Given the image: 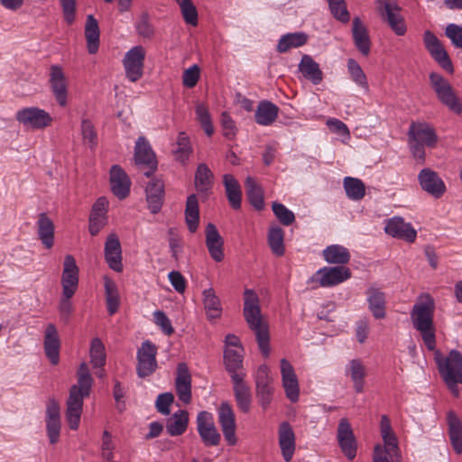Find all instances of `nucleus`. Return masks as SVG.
<instances>
[{"mask_svg": "<svg viewBox=\"0 0 462 462\" xmlns=\"http://www.w3.org/2000/svg\"><path fill=\"white\" fill-rule=\"evenodd\" d=\"M418 180L421 189L434 198H440L446 191L444 181L430 168L422 169L418 175Z\"/></svg>", "mask_w": 462, "mask_h": 462, "instance_id": "aec40b11", "label": "nucleus"}, {"mask_svg": "<svg viewBox=\"0 0 462 462\" xmlns=\"http://www.w3.org/2000/svg\"><path fill=\"white\" fill-rule=\"evenodd\" d=\"M185 221L190 233H195L199 223V208L198 198L191 194L187 198L185 208Z\"/></svg>", "mask_w": 462, "mask_h": 462, "instance_id": "37998d69", "label": "nucleus"}, {"mask_svg": "<svg viewBox=\"0 0 462 462\" xmlns=\"http://www.w3.org/2000/svg\"><path fill=\"white\" fill-rule=\"evenodd\" d=\"M134 161L138 165H145L149 168L144 175L149 178L157 170L156 155L153 152L149 142L143 137L140 136L134 147Z\"/></svg>", "mask_w": 462, "mask_h": 462, "instance_id": "2eb2a0df", "label": "nucleus"}, {"mask_svg": "<svg viewBox=\"0 0 462 462\" xmlns=\"http://www.w3.org/2000/svg\"><path fill=\"white\" fill-rule=\"evenodd\" d=\"M191 152L192 148L190 146L188 135L184 132L179 133L176 142V148L173 150L176 159L184 162L186 160H188Z\"/></svg>", "mask_w": 462, "mask_h": 462, "instance_id": "5fc2aeb1", "label": "nucleus"}, {"mask_svg": "<svg viewBox=\"0 0 462 462\" xmlns=\"http://www.w3.org/2000/svg\"><path fill=\"white\" fill-rule=\"evenodd\" d=\"M16 120L25 126L34 129H42L49 126L52 118L51 115L43 109L38 107H26L17 111Z\"/></svg>", "mask_w": 462, "mask_h": 462, "instance_id": "9b49d317", "label": "nucleus"}, {"mask_svg": "<svg viewBox=\"0 0 462 462\" xmlns=\"http://www.w3.org/2000/svg\"><path fill=\"white\" fill-rule=\"evenodd\" d=\"M90 362L95 368L103 367L106 364L105 346L100 338L92 339L90 345Z\"/></svg>", "mask_w": 462, "mask_h": 462, "instance_id": "864d4df0", "label": "nucleus"}, {"mask_svg": "<svg viewBox=\"0 0 462 462\" xmlns=\"http://www.w3.org/2000/svg\"><path fill=\"white\" fill-rule=\"evenodd\" d=\"M381 16L390 28L398 36H402L407 31L403 17L400 14V8L394 0H384L380 11Z\"/></svg>", "mask_w": 462, "mask_h": 462, "instance_id": "4468645a", "label": "nucleus"}, {"mask_svg": "<svg viewBox=\"0 0 462 462\" xmlns=\"http://www.w3.org/2000/svg\"><path fill=\"white\" fill-rule=\"evenodd\" d=\"M344 189L346 196L352 200H360L365 194L364 182L356 178L346 177L344 179Z\"/></svg>", "mask_w": 462, "mask_h": 462, "instance_id": "3c124183", "label": "nucleus"}, {"mask_svg": "<svg viewBox=\"0 0 462 462\" xmlns=\"http://www.w3.org/2000/svg\"><path fill=\"white\" fill-rule=\"evenodd\" d=\"M345 374L350 377L356 393H361L364 392L367 370L364 362L360 358L351 359L347 363L345 367Z\"/></svg>", "mask_w": 462, "mask_h": 462, "instance_id": "7c9ffc66", "label": "nucleus"}, {"mask_svg": "<svg viewBox=\"0 0 462 462\" xmlns=\"http://www.w3.org/2000/svg\"><path fill=\"white\" fill-rule=\"evenodd\" d=\"M224 364L231 380L235 374H245L243 372V356L239 351L226 347L224 352Z\"/></svg>", "mask_w": 462, "mask_h": 462, "instance_id": "c03bdc74", "label": "nucleus"}, {"mask_svg": "<svg viewBox=\"0 0 462 462\" xmlns=\"http://www.w3.org/2000/svg\"><path fill=\"white\" fill-rule=\"evenodd\" d=\"M384 231L393 237L402 239L412 243L417 237L416 230L409 223H405L400 217L389 219L385 225Z\"/></svg>", "mask_w": 462, "mask_h": 462, "instance_id": "393cba45", "label": "nucleus"}, {"mask_svg": "<svg viewBox=\"0 0 462 462\" xmlns=\"http://www.w3.org/2000/svg\"><path fill=\"white\" fill-rule=\"evenodd\" d=\"M445 35L456 48H462V26L456 23L448 24L445 29Z\"/></svg>", "mask_w": 462, "mask_h": 462, "instance_id": "338daca9", "label": "nucleus"}, {"mask_svg": "<svg viewBox=\"0 0 462 462\" xmlns=\"http://www.w3.org/2000/svg\"><path fill=\"white\" fill-rule=\"evenodd\" d=\"M92 383L88 367L86 363H82L78 371V383L70 387L67 400L66 420L71 430H75L79 426L83 400L89 395Z\"/></svg>", "mask_w": 462, "mask_h": 462, "instance_id": "f257e3e1", "label": "nucleus"}, {"mask_svg": "<svg viewBox=\"0 0 462 462\" xmlns=\"http://www.w3.org/2000/svg\"><path fill=\"white\" fill-rule=\"evenodd\" d=\"M430 81L439 102L450 111L457 115L461 114L462 104L450 83L442 75L436 72L430 74Z\"/></svg>", "mask_w": 462, "mask_h": 462, "instance_id": "423d86ee", "label": "nucleus"}, {"mask_svg": "<svg viewBox=\"0 0 462 462\" xmlns=\"http://www.w3.org/2000/svg\"><path fill=\"white\" fill-rule=\"evenodd\" d=\"M223 182L226 189L227 199L234 209L241 208L242 191L238 181L230 174L223 177Z\"/></svg>", "mask_w": 462, "mask_h": 462, "instance_id": "79ce46f5", "label": "nucleus"}, {"mask_svg": "<svg viewBox=\"0 0 462 462\" xmlns=\"http://www.w3.org/2000/svg\"><path fill=\"white\" fill-rule=\"evenodd\" d=\"M213 173L206 163L198 165L195 172V186L198 191L207 192L213 185Z\"/></svg>", "mask_w": 462, "mask_h": 462, "instance_id": "49530a36", "label": "nucleus"}, {"mask_svg": "<svg viewBox=\"0 0 462 462\" xmlns=\"http://www.w3.org/2000/svg\"><path fill=\"white\" fill-rule=\"evenodd\" d=\"M426 50L433 60L446 71L452 73L454 69L451 60L437 36L430 31H426L423 35Z\"/></svg>", "mask_w": 462, "mask_h": 462, "instance_id": "9d476101", "label": "nucleus"}, {"mask_svg": "<svg viewBox=\"0 0 462 462\" xmlns=\"http://www.w3.org/2000/svg\"><path fill=\"white\" fill-rule=\"evenodd\" d=\"M157 347L149 340L142 343L137 351L136 372L139 377L145 378L153 374L157 368Z\"/></svg>", "mask_w": 462, "mask_h": 462, "instance_id": "1a4fd4ad", "label": "nucleus"}, {"mask_svg": "<svg viewBox=\"0 0 462 462\" xmlns=\"http://www.w3.org/2000/svg\"><path fill=\"white\" fill-rule=\"evenodd\" d=\"M407 135L412 157L418 163H424L425 147L434 148L438 143L439 138L434 128L426 122H412Z\"/></svg>", "mask_w": 462, "mask_h": 462, "instance_id": "20e7f679", "label": "nucleus"}, {"mask_svg": "<svg viewBox=\"0 0 462 462\" xmlns=\"http://www.w3.org/2000/svg\"><path fill=\"white\" fill-rule=\"evenodd\" d=\"M197 430L206 446H217L221 436L218 433L210 412L202 411L197 416Z\"/></svg>", "mask_w": 462, "mask_h": 462, "instance_id": "f8f14e48", "label": "nucleus"}, {"mask_svg": "<svg viewBox=\"0 0 462 462\" xmlns=\"http://www.w3.org/2000/svg\"><path fill=\"white\" fill-rule=\"evenodd\" d=\"M272 209L277 219L283 226H290L295 221L294 213L288 209L283 204L273 202Z\"/></svg>", "mask_w": 462, "mask_h": 462, "instance_id": "13d9d810", "label": "nucleus"}, {"mask_svg": "<svg viewBox=\"0 0 462 462\" xmlns=\"http://www.w3.org/2000/svg\"><path fill=\"white\" fill-rule=\"evenodd\" d=\"M38 238L46 249H51L54 245L55 226L53 221L44 212L38 215L36 221Z\"/></svg>", "mask_w": 462, "mask_h": 462, "instance_id": "473e14b6", "label": "nucleus"}, {"mask_svg": "<svg viewBox=\"0 0 462 462\" xmlns=\"http://www.w3.org/2000/svg\"><path fill=\"white\" fill-rule=\"evenodd\" d=\"M105 259L108 266L115 272L123 271L122 248L116 234H110L105 243Z\"/></svg>", "mask_w": 462, "mask_h": 462, "instance_id": "cd10ccee", "label": "nucleus"}, {"mask_svg": "<svg viewBox=\"0 0 462 462\" xmlns=\"http://www.w3.org/2000/svg\"><path fill=\"white\" fill-rule=\"evenodd\" d=\"M100 31L97 19L92 15L87 16L85 24V37L87 41L88 51L90 54H96L99 48Z\"/></svg>", "mask_w": 462, "mask_h": 462, "instance_id": "e433bc0d", "label": "nucleus"}, {"mask_svg": "<svg viewBox=\"0 0 462 462\" xmlns=\"http://www.w3.org/2000/svg\"><path fill=\"white\" fill-rule=\"evenodd\" d=\"M279 446L286 462H290L295 452V434L289 422L283 421L278 430Z\"/></svg>", "mask_w": 462, "mask_h": 462, "instance_id": "c85d7f7f", "label": "nucleus"}, {"mask_svg": "<svg viewBox=\"0 0 462 462\" xmlns=\"http://www.w3.org/2000/svg\"><path fill=\"white\" fill-rule=\"evenodd\" d=\"M433 351L442 380L451 383L462 382V354L458 350L452 349L447 356H443L439 350L435 348Z\"/></svg>", "mask_w": 462, "mask_h": 462, "instance_id": "39448f33", "label": "nucleus"}, {"mask_svg": "<svg viewBox=\"0 0 462 462\" xmlns=\"http://www.w3.org/2000/svg\"><path fill=\"white\" fill-rule=\"evenodd\" d=\"M333 16L342 22L347 23L350 20V14L347 11L345 0H327Z\"/></svg>", "mask_w": 462, "mask_h": 462, "instance_id": "4d7b16f0", "label": "nucleus"}, {"mask_svg": "<svg viewBox=\"0 0 462 462\" xmlns=\"http://www.w3.org/2000/svg\"><path fill=\"white\" fill-rule=\"evenodd\" d=\"M337 439L344 455L352 460L356 456V439L350 423L346 419H341L337 427Z\"/></svg>", "mask_w": 462, "mask_h": 462, "instance_id": "a211bd4d", "label": "nucleus"}, {"mask_svg": "<svg viewBox=\"0 0 462 462\" xmlns=\"http://www.w3.org/2000/svg\"><path fill=\"white\" fill-rule=\"evenodd\" d=\"M189 413L185 410H179L167 420V433L172 437L182 435L188 428Z\"/></svg>", "mask_w": 462, "mask_h": 462, "instance_id": "a19ab883", "label": "nucleus"}, {"mask_svg": "<svg viewBox=\"0 0 462 462\" xmlns=\"http://www.w3.org/2000/svg\"><path fill=\"white\" fill-rule=\"evenodd\" d=\"M281 373L287 398L291 402H298L300 393L298 379L292 365L285 358L281 360Z\"/></svg>", "mask_w": 462, "mask_h": 462, "instance_id": "a878e982", "label": "nucleus"}, {"mask_svg": "<svg viewBox=\"0 0 462 462\" xmlns=\"http://www.w3.org/2000/svg\"><path fill=\"white\" fill-rule=\"evenodd\" d=\"M448 436L457 455L462 454V420L454 411L447 412Z\"/></svg>", "mask_w": 462, "mask_h": 462, "instance_id": "c756f323", "label": "nucleus"}, {"mask_svg": "<svg viewBox=\"0 0 462 462\" xmlns=\"http://www.w3.org/2000/svg\"><path fill=\"white\" fill-rule=\"evenodd\" d=\"M245 374L233 376V392L238 410L243 413H249L252 408L253 396L250 386L245 381Z\"/></svg>", "mask_w": 462, "mask_h": 462, "instance_id": "dca6fc26", "label": "nucleus"}, {"mask_svg": "<svg viewBox=\"0 0 462 462\" xmlns=\"http://www.w3.org/2000/svg\"><path fill=\"white\" fill-rule=\"evenodd\" d=\"M279 107L271 101H261L255 110V122L260 125H270L277 118Z\"/></svg>", "mask_w": 462, "mask_h": 462, "instance_id": "4c0bfd02", "label": "nucleus"}, {"mask_svg": "<svg viewBox=\"0 0 462 462\" xmlns=\"http://www.w3.org/2000/svg\"><path fill=\"white\" fill-rule=\"evenodd\" d=\"M173 401L174 395L171 393H161L156 399L155 407L160 413L169 415L171 412L170 406Z\"/></svg>", "mask_w": 462, "mask_h": 462, "instance_id": "774afa93", "label": "nucleus"}, {"mask_svg": "<svg viewBox=\"0 0 462 462\" xmlns=\"http://www.w3.org/2000/svg\"><path fill=\"white\" fill-rule=\"evenodd\" d=\"M145 59V50L137 45L131 48L125 55L123 65L127 79L135 82L143 77Z\"/></svg>", "mask_w": 462, "mask_h": 462, "instance_id": "6e6552de", "label": "nucleus"}, {"mask_svg": "<svg viewBox=\"0 0 462 462\" xmlns=\"http://www.w3.org/2000/svg\"><path fill=\"white\" fill-rule=\"evenodd\" d=\"M435 310L434 300L426 295L413 305L411 319L413 328L418 330L428 350H435L436 336L433 325Z\"/></svg>", "mask_w": 462, "mask_h": 462, "instance_id": "7ed1b4c3", "label": "nucleus"}, {"mask_svg": "<svg viewBox=\"0 0 462 462\" xmlns=\"http://www.w3.org/2000/svg\"><path fill=\"white\" fill-rule=\"evenodd\" d=\"M145 192L148 208L152 214H157L163 204L164 184L162 180L158 179L150 180Z\"/></svg>", "mask_w": 462, "mask_h": 462, "instance_id": "72a5a7b5", "label": "nucleus"}, {"mask_svg": "<svg viewBox=\"0 0 462 462\" xmlns=\"http://www.w3.org/2000/svg\"><path fill=\"white\" fill-rule=\"evenodd\" d=\"M105 294L107 311L114 315L118 310L120 301L116 284L110 279L105 281Z\"/></svg>", "mask_w": 462, "mask_h": 462, "instance_id": "603ef678", "label": "nucleus"}, {"mask_svg": "<svg viewBox=\"0 0 462 462\" xmlns=\"http://www.w3.org/2000/svg\"><path fill=\"white\" fill-rule=\"evenodd\" d=\"M79 267L76 263L75 258L68 254L64 258L63 271L61 275L62 291L69 293H75L79 285Z\"/></svg>", "mask_w": 462, "mask_h": 462, "instance_id": "b1692460", "label": "nucleus"}, {"mask_svg": "<svg viewBox=\"0 0 462 462\" xmlns=\"http://www.w3.org/2000/svg\"><path fill=\"white\" fill-rule=\"evenodd\" d=\"M368 308L373 316L377 319L385 317V294L377 288L371 287L366 291Z\"/></svg>", "mask_w": 462, "mask_h": 462, "instance_id": "c9c22d12", "label": "nucleus"}, {"mask_svg": "<svg viewBox=\"0 0 462 462\" xmlns=\"http://www.w3.org/2000/svg\"><path fill=\"white\" fill-rule=\"evenodd\" d=\"M255 393L259 404L265 410L271 403L273 394V387L272 384L261 385L255 387Z\"/></svg>", "mask_w": 462, "mask_h": 462, "instance_id": "69168bd1", "label": "nucleus"}, {"mask_svg": "<svg viewBox=\"0 0 462 462\" xmlns=\"http://www.w3.org/2000/svg\"><path fill=\"white\" fill-rule=\"evenodd\" d=\"M110 185L113 194L119 199H124L130 193L131 180L119 165H113L110 169Z\"/></svg>", "mask_w": 462, "mask_h": 462, "instance_id": "5701e85b", "label": "nucleus"}, {"mask_svg": "<svg viewBox=\"0 0 462 462\" xmlns=\"http://www.w3.org/2000/svg\"><path fill=\"white\" fill-rule=\"evenodd\" d=\"M135 30L139 36L151 39L154 34V29L150 22L147 13H143L135 24Z\"/></svg>", "mask_w": 462, "mask_h": 462, "instance_id": "680f3d73", "label": "nucleus"}, {"mask_svg": "<svg viewBox=\"0 0 462 462\" xmlns=\"http://www.w3.org/2000/svg\"><path fill=\"white\" fill-rule=\"evenodd\" d=\"M244 316L249 328L254 332L262 355L265 357L270 354V335L268 325L263 320L259 306V297L253 291H245Z\"/></svg>", "mask_w": 462, "mask_h": 462, "instance_id": "f03ea898", "label": "nucleus"}, {"mask_svg": "<svg viewBox=\"0 0 462 462\" xmlns=\"http://www.w3.org/2000/svg\"><path fill=\"white\" fill-rule=\"evenodd\" d=\"M324 260L330 264H338L337 266H345L351 258L350 252L347 248L340 245H331L322 251Z\"/></svg>", "mask_w": 462, "mask_h": 462, "instance_id": "f704fd0d", "label": "nucleus"}, {"mask_svg": "<svg viewBox=\"0 0 462 462\" xmlns=\"http://www.w3.org/2000/svg\"><path fill=\"white\" fill-rule=\"evenodd\" d=\"M309 35L304 32H290L282 35L278 41L276 51L285 53L292 48H299L308 42Z\"/></svg>", "mask_w": 462, "mask_h": 462, "instance_id": "ea45409f", "label": "nucleus"}, {"mask_svg": "<svg viewBox=\"0 0 462 462\" xmlns=\"http://www.w3.org/2000/svg\"><path fill=\"white\" fill-rule=\"evenodd\" d=\"M49 83L57 103L62 107L66 106L68 103V84L61 67L58 65L51 67Z\"/></svg>", "mask_w": 462, "mask_h": 462, "instance_id": "6ab92c4d", "label": "nucleus"}, {"mask_svg": "<svg viewBox=\"0 0 462 462\" xmlns=\"http://www.w3.org/2000/svg\"><path fill=\"white\" fill-rule=\"evenodd\" d=\"M351 274L350 269L346 266L323 267L318 270L307 283L318 282L320 287H333L348 280Z\"/></svg>", "mask_w": 462, "mask_h": 462, "instance_id": "0eeeda50", "label": "nucleus"}, {"mask_svg": "<svg viewBox=\"0 0 462 462\" xmlns=\"http://www.w3.org/2000/svg\"><path fill=\"white\" fill-rule=\"evenodd\" d=\"M196 116L206 134L211 136L214 133V127L208 108L202 104L198 105Z\"/></svg>", "mask_w": 462, "mask_h": 462, "instance_id": "bf43d9fd", "label": "nucleus"}, {"mask_svg": "<svg viewBox=\"0 0 462 462\" xmlns=\"http://www.w3.org/2000/svg\"><path fill=\"white\" fill-rule=\"evenodd\" d=\"M283 239L284 232L282 227L278 226L270 227L268 232V244L272 252L277 256H282L285 253Z\"/></svg>", "mask_w": 462, "mask_h": 462, "instance_id": "09e8293b", "label": "nucleus"}, {"mask_svg": "<svg viewBox=\"0 0 462 462\" xmlns=\"http://www.w3.org/2000/svg\"><path fill=\"white\" fill-rule=\"evenodd\" d=\"M206 245L211 258L219 263L224 259V239L216 226L208 223L205 229Z\"/></svg>", "mask_w": 462, "mask_h": 462, "instance_id": "bb28decb", "label": "nucleus"}, {"mask_svg": "<svg viewBox=\"0 0 462 462\" xmlns=\"http://www.w3.org/2000/svg\"><path fill=\"white\" fill-rule=\"evenodd\" d=\"M179 6L185 23L196 26L198 24V11L192 1L180 3Z\"/></svg>", "mask_w": 462, "mask_h": 462, "instance_id": "e2e57ef3", "label": "nucleus"}, {"mask_svg": "<svg viewBox=\"0 0 462 462\" xmlns=\"http://www.w3.org/2000/svg\"><path fill=\"white\" fill-rule=\"evenodd\" d=\"M46 431L51 444L60 440L61 429L60 405L54 398H50L46 404Z\"/></svg>", "mask_w": 462, "mask_h": 462, "instance_id": "f3484780", "label": "nucleus"}, {"mask_svg": "<svg viewBox=\"0 0 462 462\" xmlns=\"http://www.w3.org/2000/svg\"><path fill=\"white\" fill-rule=\"evenodd\" d=\"M218 422L226 442L234 446L237 442L236 436V418L232 406L228 402H221L217 409Z\"/></svg>", "mask_w": 462, "mask_h": 462, "instance_id": "ddd939ff", "label": "nucleus"}, {"mask_svg": "<svg viewBox=\"0 0 462 462\" xmlns=\"http://www.w3.org/2000/svg\"><path fill=\"white\" fill-rule=\"evenodd\" d=\"M176 393L180 402L189 404L191 402V374L185 363L177 365V375L175 378Z\"/></svg>", "mask_w": 462, "mask_h": 462, "instance_id": "412c9836", "label": "nucleus"}, {"mask_svg": "<svg viewBox=\"0 0 462 462\" xmlns=\"http://www.w3.org/2000/svg\"><path fill=\"white\" fill-rule=\"evenodd\" d=\"M203 303L208 319L219 318L221 315V303L212 288L203 291Z\"/></svg>", "mask_w": 462, "mask_h": 462, "instance_id": "de8ad7c7", "label": "nucleus"}, {"mask_svg": "<svg viewBox=\"0 0 462 462\" xmlns=\"http://www.w3.org/2000/svg\"><path fill=\"white\" fill-rule=\"evenodd\" d=\"M246 197L250 204L256 209L262 210L264 207L263 191L261 186L252 177H247L245 183Z\"/></svg>", "mask_w": 462, "mask_h": 462, "instance_id": "a18cd8bd", "label": "nucleus"}, {"mask_svg": "<svg viewBox=\"0 0 462 462\" xmlns=\"http://www.w3.org/2000/svg\"><path fill=\"white\" fill-rule=\"evenodd\" d=\"M74 294L75 293L73 292H69V294L62 291V295L59 302L58 310L60 319L66 323L69 321V317L73 311V307L70 299L74 296Z\"/></svg>", "mask_w": 462, "mask_h": 462, "instance_id": "0e129e2a", "label": "nucleus"}, {"mask_svg": "<svg viewBox=\"0 0 462 462\" xmlns=\"http://www.w3.org/2000/svg\"><path fill=\"white\" fill-rule=\"evenodd\" d=\"M299 70L305 79L310 80L314 85L319 84L323 79V73L319 65L310 55H303L299 64Z\"/></svg>", "mask_w": 462, "mask_h": 462, "instance_id": "58836bf2", "label": "nucleus"}, {"mask_svg": "<svg viewBox=\"0 0 462 462\" xmlns=\"http://www.w3.org/2000/svg\"><path fill=\"white\" fill-rule=\"evenodd\" d=\"M352 38L358 51L363 56H368L371 51V40L366 27L357 16L352 22Z\"/></svg>", "mask_w": 462, "mask_h": 462, "instance_id": "2f4dec72", "label": "nucleus"}, {"mask_svg": "<svg viewBox=\"0 0 462 462\" xmlns=\"http://www.w3.org/2000/svg\"><path fill=\"white\" fill-rule=\"evenodd\" d=\"M380 431L383 440V448L396 450L397 438L392 430L391 421L386 415H383L380 422Z\"/></svg>", "mask_w": 462, "mask_h": 462, "instance_id": "8fccbe9b", "label": "nucleus"}, {"mask_svg": "<svg viewBox=\"0 0 462 462\" xmlns=\"http://www.w3.org/2000/svg\"><path fill=\"white\" fill-rule=\"evenodd\" d=\"M60 339L54 324L47 325L44 332L43 348L50 363L56 365L60 362Z\"/></svg>", "mask_w": 462, "mask_h": 462, "instance_id": "4be33fe9", "label": "nucleus"}, {"mask_svg": "<svg viewBox=\"0 0 462 462\" xmlns=\"http://www.w3.org/2000/svg\"><path fill=\"white\" fill-rule=\"evenodd\" d=\"M347 69L352 80L365 90H368L369 87L366 76L356 60L348 59Z\"/></svg>", "mask_w": 462, "mask_h": 462, "instance_id": "6e6d98bb", "label": "nucleus"}, {"mask_svg": "<svg viewBox=\"0 0 462 462\" xmlns=\"http://www.w3.org/2000/svg\"><path fill=\"white\" fill-rule=\"evenodd\" d=\"M81 134L84 143H87L90 148L97 145V134L95 130L94 125L88 119H82L81 121Z\"/></svg>", "mask_w": 462, "mask_h": 462, "instance_id": "052dcab7", "label": "nucleus"}]
</instances>
